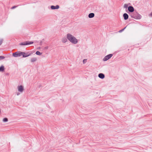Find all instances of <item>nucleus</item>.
<instances>
[{"label": "nucleus", "instance_id": "nucleus-10", "mask_svg": "<svg viewBox=\"0 0 152 152\" xmlns=\"http://www.w3.org/2000/svg\"><path fill=\"white\" fill-rule=\"evenodd\" d=\"M123 16L125 20H127L129 18V15L128 14L126 13H124L123 15Z\"/></svg>", "mask_w": 152, "mask_h": 152}, {"label": "nucleus", "instance_id": "nucleus-4", "mask_svg": "<svg viewBox=\"0 0 152 152\" xmlns=\"http://www.w3.org/2000/svg\"><path fill=\"white\" fill-rule=\"evenodd\" d=\"M22 52L17 51L14 53L12 54V56L14 57H20L21 56Z\"/></svg>", "mask_w": 152, "mask_h": 152}, {"label": "nucleus", "instance_id": "nucleus-2", "mask_svg": "<svg viewBox=\"0 0 152 152\" xmlns=\"http://www.w3.org/2000/svg\"><path fill=\"white\" fill-rule=\"evenodd\" d=\"M130 15L132 18L136 19H140L142 18L141 15L137 12L132 13Z\"/></svg>", "mask_w": 152, "mask_h": 152}, {"label": "nucleus", "instance_id": "nucleus-14", "mask_svg": "<svg viewBox=\"0 0 152 152\" xmlns=\"http://www.w3.org/2000/svg\"><path fill=\"white\" fill-rule=\"evenodd\" d=\"M4 70V66L3 65H2L0 66V72H3Z\"/></svg>", "mask_w": 152, "mask_h": 152}, {"label": "nucleus", "instance_id": "nucleus-27", "mask_svg": "<svg viewBox=\"0 0 152 152\" xmlns=\"http://www.w3.org/2000/svg\"><path fill=\"white\" fill-rule=\"evenodd\" d=\"M19 94V93H18L17 94V95H18Z\"/></svg>", "mask_w": 152, "mask_h": 152}, {"label": "nucleus", "instance_id": "nucleus-23", "mask_svg": "<svg viewBox=\"0 0 152 152\" xmlns=\"http://www.w3.org/2000/svg\"><path fill=\"white\" fill-rule=\"evenodd\" d=\"M18 6H13L11 7V9H14L15 8H16V7H17Z\"/></svg>", "mask_w": 152, "mask_h": 152}, {"label": "nucleus", "instance_id": "nucleus-20", "mask_svg": "<svg viewBox=\"0 0 152 152\" xmlns=\"http://www.w3.org/2000/svg\"><path fill=\"white\" fill-rule=\"evenodd\" d=\"M3 42V39H0V46L1 45Z\"/></svg>", "mask_w": 152, "mask_h": 152}, {"label": "nucleus", "instance_id": "nucleus-5", "mask_svg": "<svg viewBox=\"0 0 152 152\" xmlns=\"http://www.w3.org/2000/svg\"><path fill=\"white\" fill-rule=\"evenodd\" d=\"M113 56V54H110L109 55L106 56L103 59V61H106L110 59Z\"/></svg>", "mask_w": 152, "mask_h": 152}, {"label": "nucleus", "instance_id": "nucleus-25", "mask_svg": "<svg viewBox=\"0 0 152 152\" xmlns=\"http://www.w3.org/2000/svg\"><path fill=\"white\" fill-rule=\"evenodd\" d=\"M42 86L41 85H39V86L38 87L39 88H40Z\"/></svg>", "mask_w": 152, "mask_h": 152}, {"label": "nucleus", "instance_id": "nucleus-21", "mask_svg": "<svg viewBox=\"0 0 152 152\" xmlns=\"http://www.w3.org/2000/svg\"><path fill=\"white\" fill-rule=\"evenodd\" d=\"M124 7L125 8H127V7L128 8V5L126 4H125L124 5Z\"/></svg>", "mask_w": 152, "mask_h": 152}, {"label": "nucleus", "instance_id": "nucleus-19", "mask_svg": "<svg viewBox=\"0 0 152 152\" xmlns=\"http://www.w3.org/2000/svg\"><path fill=\"white\" fill-rule=\"evenodd\" d=\"M5 57L3 56H0V60L5 58Z\"/></svg>", "mask_w": 152, "mask_h": 152}, {"label": "nucleus", "instance_id": "nucleus-3", "mask_svg": "<svg viewBox=\"0 0 152 152\" xmlns=\"http://www.w3.org/2000/svg\"><path fill=\"white\" fill-rule=\"evenodd\" d=\"M34 42L32 41H27L20 43L19 44V45H26L32 44Z\"/></svg>", "mask_w": 152, "mask_h": 152}, {"label": "nucleus", "instance_id": "nucleus-12", "mask_svg": "<svg viewBox=\"0 0 152 152\" xmlns=\"http://www.w3.org/2000/svg\"><path fill=\"white\" fill-rule=\"evenodd\" d=\"M94 13H90L88 15V17L90 18H92L94 16Z\"/></svg>", "mask_w": 152, "mask_h": 152}, {"label": "nucleus", "instance_id": "nucleus-18", "mask_svg": "<svg viewBox=\"0 0 152 152\" xmlns=\"http://www.w3.org/2000/svg\"><path fill=\"white\" fill-rule=\"evenodd\" d=\"M36 54L37 55L40 56L42 54V53L40 52L39 51H37L36 53Z\"/></svg>", "mask_w": 152, "mask_h": 152}, {"label": "nucleus", "instance_id": "nucleus-1", "mask_svg": "<svg viewBox=\"0 0 152 152\" xmlns=\"http://www.w3.org/2000/svg\"><path fill=\"white\" fill-rule=\"evenodd\" d=\"M67 39L72 43L75 44L77 43V39L70 34H68L67 35Z\"/></svg>", "mask_w": 152, "mask_h": 152}, {"label": "nucleus", "instance_id": "nucleus-22", "mask_svg": "<svg viewBox=\"0 0 152 152\" xmlns=\"http://www.w3.org/2000/svg\"><path fill=\"white\" fill-rule=\"evenodd\" d=\"M87 59H84L83 60V64H85L86 62Z\"/></svg>", "mask_w": 152, "mask_h": 152}, {"label": "nucleus", "instance_id": "nucleus-6", "mask_svg": "<svg viewBox=\"0 0 152 152\" xmlns=\"http://www.w3.org/2000/svg\"><path fill=\"white\" fill-rule=\"evenodd\" d=\"M21 55L23 56V58L26 57L30 56L31 55V53L28 54V53H25L24 52H22Z\"/></svg>", "mask_w": 152, "mask_h": 152}, {"label": "nucleus", "instance_id": "nucleus-7", "mask_svg": "<svg viewBox=\"0 0 152 152\" xmlns=\"http://www.w3.org/2000/svg\"><path fill=\"white\" fill-rule=\"evenodd\" d=\"M24 88L22 86H18V90L19 91L22 92L24 90Z\"/></svg>", "mask_w": 152, "mask_h": 152}, {"label": "nucleus", "instance_id": "nucleus-17", "mask_svg": "<svg viewBox=\"0 0 152 152\" xmlns=\"http://www.w3.org/2000/svg\"><path fill=\"white\" fill-rule=\"evenodd\" d=\"M8 121V119L7 118H4L3 119V121L4 122H7Z\"/></svg>", "mask_w": 152, "mask_h": 152}, {"label": "nucleus", "instance_id": "nucleus-26", "mask_svg": "<svg viewBox=\"0 0 152 152\" xmlns=\"http://www.w3.org/2000/svg\"><path fill=\"white\" fill-rule=\"evenodd\" d=\"M150 15L152 17V12L150 14Z\"/></svg>", "mask_w": 152, "mask_h": 152}, {"label": "nucleus", "instance_id": "nucleus-15", "mask_svg": "<svg viewBox=\"0 0 152 152\" xmlns=\"http://www.w3.org/2000/svg\"><path fill=\"white\" fill-rule=\"evenodd\" d=\"M37 59L36 58H31V62H33L36 61Z\"/></svg>", "mask_w": 152, "mask_h": 152}, {"label": "nucleus", "instance_id": "nucleus-16", "mask_svg": "<svg viewBox=\"0 0 152 152\" xmlns=\"http://www.w3.org/2000/svg\"><path fill=\"white\" fill-rule=\"evenodd\" d=\"M96 9L95 10V11L97 12H98L100 11V7H96Z\"/></svg>", "mask_w": 152, "mask_h": 152}, {"label": "nucleus", "instance_id": "nucleus-24", "mask_svg": "<svg viewBox=\"0 0 152 152\" xmlns=\"http://www.w3.org/2000/svg\"><path fill=\"white\" fill-rule=\"evenodd\" d=\"M126 27H125L123 29H121V30H120V31H119V32H122L124 30V29H125Z\"/></svg>", "mask_w": 152, "mask_h": 152}, {"label": "nucleus", "instance_id": "nucleus-13", "mask_svg": "<svg viewBox=\"0 0 152 152\" xmlns=\"http://www.w3.org/2000/svg\"><path fill=\"white\" fill-rule=\"evenodd\" d=\"M62 41L63 42L65 43L67 41V39L66 37H64L62 39Z\"/></svg>", "mask_w": 152, "mask_h": 152}, {"label": "nucleus", "instance_id": "nucleus-9", "mask_svg": "<svg viewBox=\"0 0 152 152\" xmlns=\"http://www.w3.org/2000/svg\"><path fill=\"white\" fill-rule=\"evenodd\" d=\"M50 7L52 10L58 9L59 8V6L58 5H56V6L52 5Z\"/></svg>", "mask_w": 152, "mask_h": 152}, {"label": "nucleus", "instance_id": "nucleus-8", "mask_svg": "<svg viewBox=\"0 0 152 152\" xmlns=\"http://www.w3.org/2000/svg\"><path fill=\"white\" fill-rule=\"evenodd\" d=\"M128 10L129 12H132L134 11V8L132 6H129L128 7Z\"/></svg>", "mask_w": 152, "mask_h": 152}, {"label": "nucleus", "instance_id": "nucleus-11", "mask_svg": "<svg viewBox=\"0 0 152 152\" xmlns=\"http://www.w3.org/2000/svg\"><path fill=\"white\" fill-rule=\"evenodd\" d=\"M98 77L99 78L103 79L104 78L105 75L103 74L100 73L98 75Z\"/></svg>", "mask_w": 152, "mask_h": 152}]
</instances>
